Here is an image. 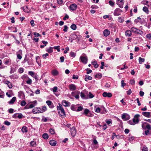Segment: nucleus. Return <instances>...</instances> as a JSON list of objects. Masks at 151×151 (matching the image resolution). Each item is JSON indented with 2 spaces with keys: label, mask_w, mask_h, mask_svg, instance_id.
I'll return each mask as SVG.
<instances>
[{
  "label": "nucleus",
  "mask_w": 151,
  "mask_h": 151,
  "mask_svg": "<svg viewBox=\"0 0 151 151\" xmlns=\"http://www.w3.org/2000/svg\"><path fill=\"white\" fill-rule=\"evenodd\" d=\"M116 3L119 7L122 8H123L124 3V0H116Z\"/></svg>",
  "instance_id": "7"
},
{
  "label": "nucleus",
  "mask_w": 151,
  "mask_h": 151,
  "mask_svg": "<svg viewBox=\"0 0 151 151\" xmlns=\"http://www.w3.org/2000/svg\"><path fill=\"white\" fill-rule=\"evenodd\" d=\"M83 109V107L81 106H79L78 107V109H77V111H82Z\"/></svg>",
  "instance_id": "55"
},
{
  "label": "nucleus",
  "mask_w": 151,
  "mask_h": 151,
  "mask_svg": "<svg viewBox=\"0 0 151 151\" xmlns=\"http://www.w3.org/2000/svg\"><path fill=\"white\" fill-rule=\"evenodd\" d=\"M124 18L123 17H119L118 19V21L120 23H122L124 21Z\"/></svg>",
  "instance_id": "40"
},
{
  "label": "nucleus",
  "mask_w": 151,
  "mask_h": 151,
  "mask_svg": "<svg viewBox=\"0 0 151 151\" xmlns=\"http://www.w3.org/2000/svg\"><path fill=\"white\" fill-rule=\"evenodd\" d=\"M26 104V103L24 100L22 101L21 103V105L22 106H25Z\"/></svg>",
  "instance_id": "49"
},
{
  "label": "nucleus",
  "mask_w": 151,
  "mask_h": 151,
  "mask_svg": "<svg viewBox=\"0 0 151 151\" xmlns=\"http://www.w3.org/2000/svg\"><path fill=\"white\" fill-rule=\"evenodd\" d=\"M81 96L83 99H87L88 98V96L85 95V94L82 92H81Z\"/></svg>",
  "instance_id": "23"
},
{
  "label": "nucleus",
  "mask_w": 151,
  "mask_h": 151,
  "mask_svg": "<svg viewBox=\"0 0 151 151\" xmlns=\"http://www.w3.org/2000/svg\"><path fill=\"white\" fill-rule=\"evenodd\" d=\"M59 73L56 70H53L52 71V74L54 76H56L58 75Z\"/></svg>",
  "instance_id": "25"
},
{
  "label": "nucleus",
  "mask_w": 151,
  "mask_h": 151,
  "mask_svg": "<svg viewBox=\"0 0 151 151\" xmlns=\"http://www.w3.org/2000/svg\"><path fill=\"white\" fill-rule=\"evenodd\" d=\"M122 12V10L119 8H116L114 11V15L115 16H118L121 15V13Z\"/></svg>",
  "instance_id": "6"
},
{
  "label": "nucleus",
  "mask_w": 151,
  "mask_h": 151,
  "mask_svg": "<svg viewBox=\"0 0 151 151\" xmlns=\"http://www.w3.org/2000/svg\"><path fill=\"white\" fill-rule=\"evenodd\" d=\"M24 71V69L23 68H20L18 70V72L19 73H22Z\"/></svg>",
  "instance_id": "58"
},
{
  "label": "nucleus",
  "mask_w": 151,
  "mask_h": 151,
  "mask_svg": "<svg viewBox=\"0 0 151 151\" xmlns=\"http://www.w3.org/2000/svg\"><path fill=\"white\" fill-rule=\"evenodd\" d=\"M3 82L4 84L7 85L8 87L9 88H12V83L9 81L7 80H4Z\"/></svg>",
  "instance_id": "11"
},
{
  "label": "nucleus",
  "mask_w": 151,
  "mask_h": 151,
  "mask_svg": "<svg viewBox=\"0 0 151 151\" xmlns=\"http://www.w3.org/2000/svg\"><path fill=\"white\" fill-rule=\"evenodd\" d=\"M145 60L144 58H142L141 57H139V61L140 64H142V63L144 62Z\"/></svg>",
  "instance_id": "39"
},
{
  "label": "nucleus",
  "mask_w": 151,
  "mask_h": 151,
  "mask_svg": "<svg viewBox=\"0 0 151 151\" xmlns=\"http://www.w3.org/2000/svg\"><path fill=\"white\" fill-rule=\"evenodd\" d=\"M43 138L45 139H47L49 137L47 133H44L42 135Z\"/></svg>",
  "instance_id": "42"
},
{
  "label": "nucleus",
  "mask_w": 151,
  "mask_h": 151,
  "mask_svg": "<svg viewBox=\"0 0 151 151\" xmlns=\"http://www.w3.org/2000/svg\"><path fill=\"white\" fill-rule=\"evenodd\" d=\"M33 60L32 58L29 59L28 61V63L29 65H33Z\"/></svg>",
  "instance_id": "41"
},
{
  "label": "nucleus",
  "mask_w": 151,
  "mask_h": 151,
  "mask_svg": "<svg viewBox=\"0 0 151 151\" xmlns=\"http://www.w3.org/2000/svg\"><path fill=\"white\" fill-rule=\"evenodd\" d=\"M4 63L6 65H9L11 64V60L8 59H6L4 60Z\"/></svg>",
  "instance_id": "27"
},
{
  "label": "nucleus",
  "mask_w": 151,
  "mask_h": 151,
  "mask_svg": "<svg viewBox=\"0 0 151 151\" xmlns=\"http://www.w3.org/2000/svg\"><path fill=\"white\" fill-rule=\"evenodd\" d=\"M132 32L136 34H139V32H142V31L135 27H132L131 29Z\"/></svg>",
  "instance_id": "9"
},
{
  "label": "nucleus",
  "mask_w": 151,
  "mask_h": 151,
  "mask_svg": "<svg viewBox=\"0 0 151 151\" xmlns=\"http://www.w3.org/2000/svg\"><path fill=\"white\" fill-rule=\"evenodd\" d=\"M110 33V31L107 29H105L103 32V34L104 36L107 37L108 36Z\"/></svg>",
  "instance_id": "17"
},
{
  "label": "nucleus",
  "mask_w": 151,
  "mask_h": 151,
  "mask_svg": "<svg viewBox=\"0 0 151 151\" xmlns=\"http://www.w3.org/2000/svg\"><path fill=\"white\" fill-rule=\"evenodd\" d=\"M76 39V35L75 33L73 34L72 33L70 36V42H72L73 40H74Z\"/></svg>",
  "instance_id": "16"
},
{
  "label": "nucleus",
  "mask_w": 151,
  "mask_h": 151,
  "mask_svg": "<svg viewBox=\"0 0 151 151\" xmlns=\"http://www.w3.org/2000/svg\"><path fill=\"white\" fill-rule=\"evenodd\" d=\"M49 54H48L46 53L45 54L43 55L42 56L44 59H46V57L48 56Z\"/></svg>",
  "instance_id": "61"
},
{
  "label": "nucleus",
  "mask_w": 151,
  "mask_h": 151,
  "mask_svg": "<svg viewBox=\"0 0 151 151\" xmlns=\"http://www.w3.org/2000/svg\"><path fill=\"white\" fill-rule=\"evenodd\" d=\"M88 96L89 98H93L94 96L92 94L91 92H89L88 93Z\"/></svg>",
  "instance_id": "52"
},
{
  "label": "nucleus",
  "mask_w": 151,
  "mask_h": 151,
  "mask_svg": "<svg viewBox=\"0 0 151 151\" xmlns=\"http://www.w3.org/2000/svg\"><path fill=\"white\" fill-rule=\"evenodd\" d=\"M109 4L112 6H114L115 3L112 0H110L109 2Z\"/></svg>",
  "instance_id": "45"
},
{
  "label": "nucleus",
  "mask_w": 151,
  "mask_h": 151,
  "mask_svg": "<svg viewBox=\"0 0 151 151\" xmlns=\"http://www.w3.org/2000/svg\"><path fill=\"white\" fill-rule=\"evenodd\" d=\"M62 104L65 107L68 106L70 105V103L65 100H64L62 101Z\"/></svg>",
  "instance_id": "14"
},
{
  "label": "nucleus",
  "mask_w": 151,
  "mask_h": 151,
  "mask_svg": "<svg viewBox=\"0 0 151 151\" xmlns=\"http://www.w3.org/2000/svg\"><path fill=\"white\" fill-rule=\"evenodd\" d=\"M132 93V91L131 89H129V90L127 91V95H130L131 93Z\"/></svg>",
  "instance_id": "62"
},
{
  "label": "nucleus",
  "mask_w": 151,
  "mask_h": 151,
  "mask_svg": "<svg viewBox=\"0 0 151 151\" xmlns=\"http://www.w3.org/2000/svg\"><path fill=\"white\" fill-rule=\"evenodd\" d=\"M49 131L50 133L52 134H55V132L53 129H49Z\"/></svg>",
  "instance_id": "46"
},
{
  "label": "nucleus",
  "mask_w": 151,
  "mask_h": 151,
  "mask_svg": "<svg viewBox=\"0 0 151 151\" xmlns=\"http://www.w3.org/2000/svg\"><path fill=\"white\" fill-rule=\"evenodd\" d=\"M70 28L73 30L76 29V24H73L70 26Z\"/></svg>",
  "instance_id": "54"
},
{
  "label": "nucleus",
  "mask_w": 151,
  "mask_h": 151,
  "mask_svg": "<svg viewBox=\"0 0 151 151\" xmlns=\"http://www.w3.org/2000/svg\"><path fill=\"white\" fill-rule=\"evenodd\" d=\"M126 114L123 113L122 114V118L123 120H125V119H126Z\"/></svg>",
  "instance_id": "47"
},
{
  "label": "nucleus",
  "mask_w": 151,
  "mask_h": 151,
  "mask_svg": "<svg viewBox=\"0 0 151 151\" xmlns=\"http://www.w3.org/2000/svg\"><path fill=\"white\" fill-rule=\"evenodd\" d=\"M83 114L87 116L91 117L92 116V114L91 113L90 111L87 109H84Z\"/></svg>",
  "instance_id": "8"
},
{
  "label": "nucleus",
  "mask_w": 151,
  "mask_h": 151,
  "mask_svg": "<svg viewBox=\"0 0 151 151\" xmlns=\"http://www.w3.org/2000/svg\"><path fill=\"white\" fill-rule=\"evenodd\" d=\"M139 116L140 115L138 114L135 115L132 120H130L128 121L127 122V123L131 125H134L135 124L139 122L138 118Z\"/></svg>",
  "instance_id": "1"
},
{
  "label": "nucleus",
  "mask_w": 151,
  "mask_h": 151,
  "mask_svg": "<svg viewBox=\"0 0 151 151\" xmlns=\"http://www.w3.org/2000/svg\"><path fill=\"white\" fill-rule=\"evenodd\" d=\"M135 82V81L134 79H132L130 81V83L132 85H134Z\"/></svg>",
  "instance_id": "59"
},
{
  "label": "nucleus",
  "mask_w": 151,
  "mask_h": 151,
  "mask_svg": "<svg viewBox=\"0 0 151 151\" xmlns=\"http://www.w3.org/2000/svg\"><path fill=\"white\" fill-rule=\"evenodd\" d=\"M16 100V97H13L12 99L8 102L9 104H13Z\"/></svg>",
  "instance_id": "30"
},
{
  "label": "nucleus",
  "mask_w": 151,
  "mask_h": 151,
  "mask_svg": "<svg viewBox=\"0 0 151 151\" xmlns=\"http://www.w3.org/2000/svg\"><path fill=\"white\" fill-rule=\"evenodd\" d=\"M148 149L146 147H144L142 149V151H148Z\"/></svg>",
  "instance_id": "64"
},
{
  "label": "nucleus",
  "mask_w": 151,
  "mask_h": 151,
  "mask_svg": "<svg viewBox=\"0 0 151 151\" xmlns=\"http://www.w3.org/2000/svg\"><path fill=\"white\" fill-rule=\"evenodd\" d=\"M26 78H27L28 80L26 81V83L27 84H31L32 83V80L30 79L27 76H25Z\"/></svg>",
  "instance_id": "32"
},
{
  "label": "nucleus",
  "mask_w": 151,
  "mask_h": 151,
  "mask_svg": "<svg viewBox=\"0 0 151 151\" xmlns=\"http://www.w3.org/2000/svg\"><path fill=\"white\" fill-rule=\"evenodd\" d=\"M30 145L32 147H35L37 146V145L35 141H32L30 142Z\"/></svg>",
  "instance_id": "29"
},
{
  "label": "nucleus",
  "mask_w": 151,
  "mask_h": 151,
  "mask_svg": "<svg viewBox=\"0 0 151 151\" xmlns=\"http://www.w3.org/2000/svg\"><path fill=\"white\" fill-rule=\"evenodd\" d=\"M86 70L87 71L86 73L88 74H89L90 73H91L92 71L90 69L88 68H86Z\"/></svg>",
  "instance_id": "48"
},
{
  "label": "nucleus",
  "mask_w": 151,
  "mask_h": 151,
  "mask_svg": "<svg viewBox=\"0 0 151 151\" xmlns=\"http://www.w3.org/2000/svg\"><path fill=\"white\" fill-rule=\"evenodd\" d=\"M11 79H15L18 78V76L16 74H14L9 76Z\"/></svg>",
  "instance_id": "28"
},
{
  "label": "nucleus",
  "mask_w": 151,
  "mask_h": 151,
  "mask_svg": "<svg viewBox=\"0 0 151 151\" xmlns=\"http://www.w3.org/2000/svg\"><path fill=\"white\" fill-rule=\"evenodd\" d=\"M50 144L51 145L55 146L56 144V142L54 140H52L50 141Z\"/></svg>",
  "instance_id": "33"
},
{
  "label": "nucleus",
  "mask_w": 151,
  "mask_h": 151,
  "mask_svg": "<svg viewBox=\"0 0 151 151\" xmlns=\"http://www.w3.org/2000/svg\"><path fill=\"white\" fill-rule=\"evenodd\" d=\"M81 61L84 64H86L88 62V58L85 55V56H81L80 58Z\"/></svg>",
  "instance_id": "4"
},
{
  "label": "nucleus",
  "mask_w": 151,
  "mask_h": 151,
  "mask_svg": "<svg viewBox=\"0 0 151 151\" xmlns=\"http://www.w3.org/2000/svg\"><path fill=\"white\" fill-rule=\"evenodd\" d=\"M46 103L47 104V105L49 106V107L50 108H52L54 107V106L52 102L50 101H47Z\"/></svg>",
  "instance_id": "15"
},
{
  "label": "nucleus",
  "mask_w": 151,
  "mask_h": 151,
  "mask_svg": "<svg viewBox=\"0 0 151 151\" xmlns=\"http://www.w3.org/2000/svg\"><path fill=\"white\" fill-rule=\"evenodd\" d=\"M57 109L59 115L62 118L64 117L65 116V113L62 106L59 104V106H57Z\"/></svg>",
  "instance_id": "2"
},
{
  "label": "nucleus",
  "mask_w": 151,
  "mask_h": 151,
  "mask_svg": "<svg viewBox=\"0 0 151 151\" xmlns=\"http://www.w3.org/2000/svg\"><path fill=\"white\" fill-rule=\"evenodd\" d=\"M71 134L73 137H74L76 135V130L74 128H72L71 129Z\"/></svg>",
  "instance_id": "21"
},
{
  "label": "nucleus",
  "mask_w": 151,
  "mask_h": 151,
  "mask_svg": "<svg viewBox=\"0 0 151 151\" xmlns=\"http://www.w3.org/2000/svg\"><path fill=\"white\" fill-rule=\"evenodd\" d=\"M47 110V108L45 106H43L42 108H36V111H34L33 110V112L34 113H42L45 112Z\"/></svg>",
  "instance_id": "3"
},
{
  "label": "nucleus",
  "mask_w": 151,
  "mask_h": 151,
  "mask_svg": "<svg viewBox=\"0 0 151 151\" xmlns=\"http://www.w3.org/2000/svg\"><path fill=\"white\" fill-rule=\"evenodd\" d=\"M76 41L79 43H82L83 40L82 36L80 35H78L77 36L76 35Z\"/></svg>",
  "instance_id": "10"
},
{
  "label": "nucleus",
  "mask_w": 151,
  "mask_h": 151,
  "mask_svg": "<svg viewBox=\"0 0 151 151\" xmlns=\"http://www.w3.org/2000/svg\"><path fill=\"white\" fill-rule=\"evenodd\" d=\"M125 35L127 37H130L132 35V32L131 30H127L125 32Z\"/></svg>",
  "instance_id": "18"
},
{
  "label": "nucleus",
  "mask_w": 151,
  "mask_h": 151,
  "mask_svg": "<svg viewBox=\"0 0 151 151\" xmlns=\"http://www.w3.org/2000/svg\"><path fill=\"white\" fill-rule=\"evenodd\" d=\"M143 10L147 14H148L149 13V11L147 7V6H144L143 8Z\"/></svg>",
  "instance_id": "36"
},
{
  "label": "nucleus",
  "mask_w": 151,
  "mask_h": 151,
  "mask_svg": "<svg viewBox=\"0 0 151 151\" xmlns=\"http://www.w3.org/2000/svg\"><path fill=\"white\" fill-rule=\"evenodd\" d=\"M71 109L73 111H75L76 110V107L74 105H72L71 106Z\"/></svg>",
  "instance_id": "60"
},
{
  "label": "nucleus",
  "mask_w": 151,
  "mask_h": 151,
  "mask_svg": "<svg viewBox=\"0 0 151 151\" xmlns=\"http://www.w3.org/2000/svg\"><path fill=\"white\" fill-rule=\"evenodd\" d=\"M142 114L143 116L145 117L148 118L150 117V112H143Z\"/></svg>",
  "instance_id": "24"
},
{
  "label": "nucleus",
  "mask_w": 151,
  "mask_h": 151,
  "mask_svg": "<svg viewBox=\"0 0 151 151\" xmlns=\"http://www.w3.org/2000/svg\"><path fill=\"white\" fill-rule=\"evenodd\" d=\"M69 89L71 91H74L76 89V86L75 85L71 84L69 85Z\"/></svg>",
  "instance_id": "26"
},
{
  "label": "nucleus",
  "mask_w": 151,
  "mask_h": 151,
  "mask_svg": "<svg viewBox=\"0 0 151 151\" xmlns=\"http://www.w3.org/2000/svg\"><path fill=\"white\" fill-rule=\"evenodd\" d=\"M145 135H148L150 134V130H151V129H147L146 130H145Z\"/></svg>",
  "instance_id": "37"
},
{
  "label": "nucleus",
  "mask_w": 151,
  "mask_h": 151,
  "mask_svg": "<svg viewBox=\"0 0 151 151\" xmlns=\"http://www.w3.org/2000/svg\"><path fill=\"white\" fill-rule=\"evenodd\" d=\"M142 19L139 17H138L137 19H136L134 20V22L137 24L138 22H139L140 24H142V22L141 21Z\"/></svg>",
  "instance_id": "20"
},
{
  "label": "nucleus",
  "mask_w": 151,
  "mask_h": 151,
  "mask_svg": "<svg viewBox=\"0 0 151 151\" xmlns=\"http://www.w3.org/2000/svg\"><path fill=\"white\" fill-rule=\"evenodd\" d=\"M91 64L92 65H94V67L95 68H96L99 67V65L97 64V62L95 60L94 61H92L91 62Z\"/></svg>",
  "instance_id": "22"
},
{
  "label": "nucleus",
  "mask_w": 151,
  "mask_h": 151,
  "mask_svg": "<svg viewBox=\"0 0 151 151\" xmlns=\"http://www.w3.org/2000/svg\"><path fill=\"white\" fill-rule=\"evenodd\" d=\"M85 76L86 77L85 78V80L86 81H88V80H91L92 79L91 76H88V75H86Z\"/></svg>",
  "instance_id": "35"
},
{
  "label": "nucleus",
  "mask_w": 151,
  "mask_h": 151,
  "mask_svg": "<svg viewBox=\"0 0 151 151\" xmlns=\"http://www.w3.org/2000/svg\"><path fill=\"white\" fill-rule=\"evenodd\" d=\"M142 128L144 130L147 129H151V125L146 122H144L142 124Z\"/></svg>",
  "instance_id": "5"
},
{
  "label": "nucleus",
  "mask_w": 151,
  "mask_h": 151,
  "mask_svg": "<svg viewBox=\"0 0 151 151\" xmlns=\"http://www.w3.org/2000/svg\"><path fill=\"white\" fill-rule=\"evenodd\" d=\"M101 111V109L99 107L95 109V111L96 112L99 113Z\"/></svg>",
  "instance_id": "63"
},
{
  "label": "nucleus",
  "mask_w": 151,
  "mask_h": 151,
  "mask_svg": "<svg viewBox=\"0 0 151 151\" xmlns=\"http://www.w3.org/2000/svg\"><path fill=\"white\" fill-rule=\"evenodd\" d=\"M118 136H119V137H120V135H116V134L114 132H113V133H112V136L111 137V139L112 140H113L114 139V138L116 137H118Z\"/></svg>",
  "instance_id": "44"
},
{
  "label": "nucleus",
  "mask_w": 151,
  "mask_h": 151,
  "mask_svg": "<svg viewBox=\"0 0 151 151\" xmlns=\"http://www.w3.org/2000/svg\"><path fill=\"white\" fill-rule=\"evenodd\" d=\"M22 50H19L17 52V57L18 59L20 60L22 58Z\"/></svg>",
  "instance_id": "13"
},
{
  "label": "nucleus",
  "mask_w": 151,
  "mask_h": 151,
  "mask_svg": "<svg viewBox=\"0 0 151 151\" xmlns=\"http://www.w3.org/2000/svg\"><path fill=\"white\" fill-rule=\"evenodd\" d=\"M105 122L106 123L108 124H111L112 123V121L111 120H108L107 119H106L105 120Z\"/></svg>",
  "instance_id": "50"
},
{
  "label": "nucleus",
  "mask_w": 151,
  "mask_h": 151,
  "mask_svg": "<svg viewBox=\"0 0 151 151\" xmlns=\"http://www.w3.org/2000/svg\"><path fill=\"white\" fill-rule=\"evenodd\" d=\"M28 73L29 75H31L32 77H33L35 75L34 72L32 71H29L28 72Z\"/></svg>",
  "instance_id": "51"
},
{
  "label": "nucleus",
  "mask_w": 151,
  "mask_h": 151,
  "mask_svg": "<svg viewBox=\"0 0 151 151\" xmlns=\"http://www.w3.org/2000/svg\"><path fill=\"white\" fill-rule=\"evenodd\" d=\"M146 37L149 40H151V33L147 35Z\"/></svg>",
  "instance_id": "57"
},
{
  "label": "nucleus",
  "mask_w": 151,
  "mask_h": 151,
  "mask_svg": "<svg viewBox=\"0 0 151 151\" xmlns=\"http://www.w3.org/2000/svg\"><path fill=\"white\" fill-rule=\"evenodd\" d=\"M24 95V93L22 91H20L18 93V96L20 97Z\"/></svg>",
  "instance_id": "56"
},
{
  "label": "nucleus",
  "mask_w": 151,
  "mask_h": 151,
  "mask_svg": "<svg viewBox=\"0 0 151 151\" xmlns=\"http://www.w3.org/2000/svg\"><path fill=\"white\" fill-rule=\"evenodd\" d=\"M37 103L36 101H35L32 102V104H30L29 105V107L30 108H32L35 106Z\"/></svg>",
  "instance_id": "19"
},
{
  "label": "nucleus",
  "mask_w": 151,
  "mask_h": 151,
  "mask_svg": "<svg viewBox=\"0 0 151 151\" xmlns=\"http://www.w3.org/2000/svg\"><path fill=\"white\" fill-rule=\"evenodd\" d=\"M121 86L122 87H124L126 85V83H124V80H122L121 81Z\"/></svg>",
  "instance_id": "53"
},
{
  "label": "nucleus",
  "mask_w": 151,
  "mask_h": 151,
  "mask_svg": "<svg viewBox=\"0 0 151 151\" xmlns=\"http://www.w3.org/2000/svg\"><path fill=\"white\" fill-rule=\"evenodd\" d=\"M69 8L71 10H75L76 9V4H72L70 6Z\"/></svg>",
  "instance_id": "31"
},
{
  "label": "nucleus",
  "mask_w": 151,
  "mask_h": 151,
  "mask_svg": "<svg viewBox=\"0 0 151 151\" xmlns=\"http://www.w3.org/2000/svg\"><path fill=\"white\" fill-rule=\"evenodd\" d=\"M103 96L104 97H108L109 98L111 97L112 95L111 93H107L106 92H104L102 94Z\"/></svg>",
  "instance_id": "12"
},
{
  "label": "nucleus",
  "mask_w": 151,
  "mask_h": 151,
  "mask_svg": "<svg viewBox=\"0 0 151 151\" xmlns=\"http://www.w3.org/2000/svg\"><path fill=\"white\" fill-rule=\"evenodd\" d=\"M22 131L23 133L27 132L28 131L27 128L25 126H23L22 129Z\"/></svg>",
  "instance_id": "34"
},
{
  "label": "nucleus",
  "mask_w": 151,
  "mask_h": 151,
  "mask_svg": "<svg viewBox=\"0 0 151 151\" xmlns=\"http://www.w3.org/2000/svg\"><path fill=\"white\" fill-rule=\"evenodd\" d=\"M102 76V74L101 73H99L96 74L95 76V77L96 78L101 79Z\"/></svg>",
  "instance_id": "38"
},
{
  "label": "nucleus",
  "mask_w": 151,
  "mask_h": 151,
  "mask_svg": "<svg viewBox=\"0 0 151 151\" xmlns=\"http://www.w3.org/2000/svg\"><path fill=\"white\" fill-rule=\"evenodd\" d=\"M46 51L48 53H51L53 51L52 48L51 47H50L49 48L47 49Z\"/></svg>",
  "instance_id": "43"
}]
</instances>
